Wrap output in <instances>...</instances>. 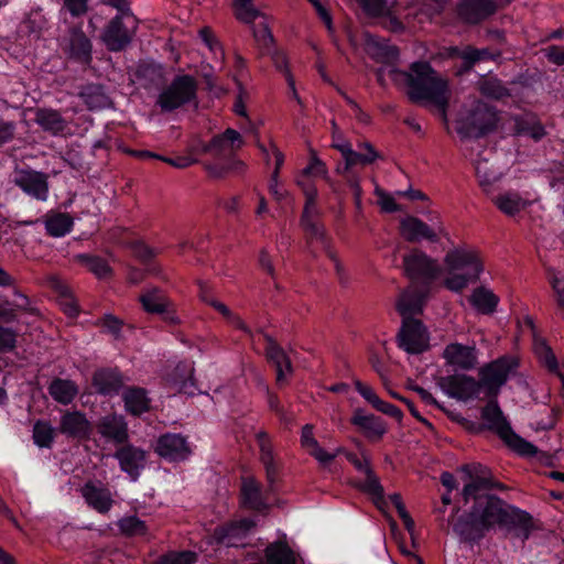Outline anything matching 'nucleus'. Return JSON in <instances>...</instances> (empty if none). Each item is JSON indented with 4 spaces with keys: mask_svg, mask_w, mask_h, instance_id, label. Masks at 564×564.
<instances>
[{
    "mask_svg": "<svg viewBox=\"0 0 564 564\" xmlns=\"http://www.w3.org/2000/svg\"><path fill=\"white\" fill-rule=\"evenodd\" d=\"M473 506L457 519L453 531L460 540L477 543L495 527L517 529L527 539L533 529L532 517L487 492L473 495Z\"/></svg>",
    "mask_w": 564,
    "mask_h": 564,
    "instance_id": "1",
    "label": "nucleus"
},
{
    "mask_svg": "<svg viewBox=\"0 0 564 564\" xmlns=\"http://www.w3.org/2000/svg\"><path fill=\"white\" fill-rule=\"evenodd\" d=\"M389 77L394 84L408 87L406 95L412 102L429 100L446 118L449 100L448 84L438 76L430 63L414 62L410 65L409 72L391 68Z\"/></svg>",
    "mask_w": 564,
    "mask_h": 564,
    "instance_id": "2",
    "label": "nucleus"
},
{
    "mask_svg": "<svg viewBox=\"0 0 564 564\" xmlns=\"http://www.w3.org/2000/svg\"><path fill=\"white\" fill-rule=\"evenodd\" d=\"M448 276L444 286L453 292H462L470 282L478 280L484 270L479 256L474 250L455 249L445 256Z\"/></svg>",
    "mask_w": 564,
    "mask_h": 564,
    "instance_id": "3",
    "label": "nucleus"
},
{
    "mask_svg": "<svg viewBox=\"0 0 564 564\" xmlns=\"http://www.w3.org/2000/svg\"><path fill=\"white\" fill-rule=\"evenodd\" d=\"M243 145L241 134L231 128H228L221 134L215 135L208 143L203 145V152L212 154L218 160L228 159L227 163L219 166L209 167L210 173L221 177L228 172H242L245 163L235 158V152Z\"/></svg>",
    "mask_w": 564,
    "mask_h": 564,
    "instance_id": "4",
    "label": "nucleus"
},
{
    "mask_svg": "<svg viewBox=\"0 0 564 564\" xmlns=\"http://www.w3.org/2000/svg\"><path fill=\"white\" fill-rule=\"evenodd\" d=\"M481 419L486 422L487 427L496 432L508 447L516 453L523 456H534L536 454L538 449L533 444L527 442L513 432L497 400H490L484 406Z\"/></svg>",
    "mask_w": 564,
    "mask_h": 564,
    "instance_id": "5",
    "label": "nucleus"
},
{
    "mask_svg": "<svg viewBox=\"0 0 564 564\" xmlns=\"http://www.w3.org/2000/svg\"><path fill=\"white\" fill-rule=\"evenodd\" d=\"M196 94V79L191 75H178L159 94L156 105L163 112H171L194 101Z\"/></svg>",
    "mask_w": 564,
    "mask_h": 564,
    "instance_id": "6",
    "label": "nucleus"
},
{
    "mask_svg": "<svg viewBox=\"0 0 564 564\" xmlns=\"http://www.w3.org/2000/svg\"><path fill=\"white\" fill-rule=\"evenodd\" d=\"M297 185L301 186L305 196V205L301 217V224L306 234L307 241L308 243L317 242L324 249H327L325 229L323 225L316 220V216L318 214L316 207V199L318 195L317 188L312 182L303 180H297Z\"/></svg>",
    "mask_w": 564,
    "mask_h": 564,
    "instance_id": "7",
    "label": "nucleus"
},
{
    "mask_svg": "<svg viewBox=\"0 0 564 564\" xmlns=\"http://www.w3.org/2000/svg\"><path fill=\"white\" fill-rule=\"evenodd\" d=\"M403 268L406 276L413 283L420 281L423 283V288L427 289H430V284L442 273V268L437 261L417 249L404 256Z\"/></svg>",
    "mask_w": 564,
    "mask_h": 564,
    "instance_id": "8",
    "label": "nucleus"
},
{
    "mask_svg": "<svg viewBox=\"0 0 564 564\" xmlns=\"http://www.w3.org/2000/svg\"><path fill=\"white\" fill-rule=\"evenodd\" d=\"M497 121L498 117L492 107L482 101H476L462 120L458 131L469 138H481L496 128Z\"/></svg>",
    "mask_w": 564,
    "mask_h": 564,
    "instance_id": "9",
    "label": "nucleus"
},
{
    "mask_svg": "<svg viewBox=\"0 0 564 564\" xmlns=\"http://www.w3.org/2000/svg\"><path fill=\"white\" fill-rule=\"evenodd\" d=\"M462 470L467 475V482L462 490L465 505L470 502L473 495L484 494L489 489L503 490L506 487L491 477L490 470L481 464L464 465Z\"/></svg>",
    "mask_w": 564,
    "mask_h": 564,
    "instance_id": "10",
    "label": "nucleus"
},
{
    "mask_svg": "<svg viewBox=\"0 0 564 564\" xmlns=\"http://www.w3.org/2000/svg\"><path fill=\"white\" fill-rule=\"evenodd\" d=\"M518 362L512 357L503 356L480 369V382L488 395L496 397L506 383L509 375L517 368Z\"/></svg>",
    "mask_w": 564,
    "mask_h": 564,
    "instance_id": "11",
    "label": "nucleus"
},
{
    "mask_svg": "<svg viewBox=\"0 0 564 564\" xmlns=\"http://www.w3.org/2000/svg\"><path fill=\"white\" fill-rule=\"evenodd\" d=\"M429 333L423 323L413 317L402 319L398 333L399 347L409 354H420L429 348Z\"/></svg>",
    "mask_w": 564,
    "mask_h": 564,
    "instance_id": "12",
    "label": "nucleus"
},
{
    "mask_svg": "<svg viewBox=\"0 0 564 564\" xmlns=\"http://www.w3.org/2000/svg\"><path fill=\"white\" fill-rule=\"evenodd\" d=\"M498 11L496 0H460L456 4L457 19L468 25H477Z\"/></svg>",
    "mask_w": 564,
    "mask_h": 564,
    "instance_id": "13",
    "label": "nucleus"
},
{
    "mask_svg": "<svg viewBox=\"0 0 564 564\" xmlns=\"http://www.w3.org/2000/svg\"><path fill=\"white\" fill-rule=\"evenodd\" d=\"M65 56L82 65H90L93 61V43L78 26H72L62 45Z\"/></svg>",
    "mask_w": 564,
    "mask_h": 564,
    "instance_id": "14",
    "label": "nucleus"
},
{
    "mask_svg": "<svg viewBox=\"0 0 564 564\" xmlns=\"http://www.w3.org/2000/svg\"><path fill=\"white\" fill-rule=\"evenodd\" d=\"M13 184L26 195L46 200L48 196V175L32 169H18L13 174Z\"/></svg>",
    "mask_w": 564,
    "mask_h": 564,
    "instance_id": "15",
    "label": "nucleus"
},
{
    "mask_svg": "<svg viewBox=\"0 0 564 564\" xmlns=\"http://www.w3.org/2000/svg\"><path fill=\"white\" fill-rule=\"evenodd\" d=\"M139 301L142 308L150 314H160L163 316V321L169 324H177L178 317L173 310V304L166 294L159 288H151L144 290Z\"/></svg>",
    "mask_w": 564,
    "mask_h": 564,
    "instance_id": "16",
    "label": "nucleus"
},
{
    "mask_svg": "<svg viewBox=\"0 0 564 564\" xmlns=\"http://www.w3.org/2000/svg\"><path fill=\"white\" fill-rule=\"evenodd\" d=\"M400 230L403 238L409 242H416L426 239L431 242H437L440 235H446L442 225L436 228L430 227L417 217L409 216L401 220Z\"/></svg>",
    "mask_w": 564,
    "mask_h": 564,
    "instance_id": "17",
    "label": "nucleus"
},
{
    "mask_svg": "<svg viewBox=\"0 0 564 564\" xmlns=\"http://www.w3.org/2000/svg\"><path fill=\"white\" fill-rule=\"evenodd\" d=\"M115 458L119 462L122 471L127 473L132 480H137L147 465V452L128 442L122 444L116 452Z\"/></svg>",
    "mask_w": 564,
    "mask_h": 564,
    "instance_id": "18",
    "label": "nucleus"
},
{
    "mask_svg": "<svg viewBox=\"0 0 564 564\" xmlns=\"http://www.w3.org/2000/svg\"><path fill=\"white\" fill-rule=\"evenodd\" d=\"M256 440L260 451V462L263 464L265 469V476L268 480L267 492H273L275 490V484L279 480L280 466L274 459L273 445L268 433L260 431L256 434Z\"/></svg>",
    "mask_w": 564,
    "mask_h": 564,
    "instance_id": "19",
    "label": "nucleus"
},
{
    "mask_svg": "<svg viewBox=\"0 0 564 564\" xmlns=\"http://www.w3.org/2000/svg\"><path fill=\"white\" fill-rule=\"evenodd\" d=\"M57 431L68 438L86 440L91 432V423L80 411H66L59 420Z\"/></svg>",
    "mask_w": 564,
    "mask_h": 564,
    "instance_id": "20",
    "label": "nucleus"
},
{
    "mask_svg": "<svg viewBox=\"0 0 564 564\" xmlns=\"http://www.w3.org/2000/svg\"><path fill=\"white\" fill-rule=\"evenodd\" d=\"M443 388L448 395L466 401L476 398L482 386L473 377L455 375L444 379Z\"/></svg>",
    "mask_w": 564,
    "mask_h": 564,
    "instance_id": "21",
    "label": "nucleus"
},
{
    "mask_svg": "<svg viewBox=\"0 0 564 564\" xmlns=\"http://www.w3.org/2000/svg\"><path fill=\"white\" fill-rule=\"evenodd\" d=\"M155 452L169 460H184L191 454L188 443L181 434L166 433L159 437Z\"/></svg>",
    "mask_w": 564,
    "mask_h": 564,
    "instance_id": "22",
    "label": "nucleus"
},
{
    "mask_svg": "<svg viewBox=\"0 0 564 564\" xmlns=\"http://www.w3.org/2000/svg\"><path fill=\"white\" fill-rule=\"evenodd\" d=\"M265 357L275 368L276 383L282 384L286 381V378L293 373L291 359L284 349L271 336L265 335Z\"/></svg>",
    "mask_w": 564,
    "mask_h": 564,
    "instance_id": "23",
    "label": "nucleus"
},
{
    "mask_svg": "<svg viewBox=\"0 0 564 564\" xmlns=\"http://www.w3.org/2000/svg\"><path fill=\"white\" fill-rule=\"evenodd\" d=\"M97 432L116 444L122 445L129 440L128 423L122 415L116 413L102 416L97 423Z\"/></svg>",
    "mask_w": 564,
    "mask_h": 564,
    "instance_id": "24",
    "label": "nucleus"
},
{
    "mask_svg": "<svg viewBox=\"0 0 564 564\" xmlns=\"http://www.w3.org/2000/svg\"><path fill=\"white\" fill-rule=\"evenodd\" d=\"M107 48L111 52H119L126 48L131 42V34L123 24L122 17H113L104 30L101 35Z\"/></svg>",
    "mask_w": 564,
    "mask_h": 564,
    "instance_id": "25",
    "label": "nucleus"
},
{
    "mask_svg": "<svg viewBox=\"0 0 564 564\" xmlns=\"http://www.w3.org/2000/svg\"><path fill=\"white\" fill-rule=\"evenodd\" d=\"M443 357L448 365L463 370H471L478 364L475 345L465 346L458 343H452L445 347Z\"/></svg>",
    "mask_w": 564,
    "mask_h": 564,
    "instance_id": "26",
    "label": "nucleus"
},
{
    "mask_svg": "<svg viewBox=\"0 0 564 564\" xmlns=\"http://www.w3.org/2000/svg\"><path fill=\"white\" fill-rule=\"evenodd\" d=\"M365 48L372 59L389 65L395 63L400 54L395 45L372 34H366Z\"/></svg>",
    "mask_w": 564,
    "mask_h": 564,
    "instance_id": "27",
    "label": "nucleus"
},
{
    "mask_svg": "<svg viewBox=\"0 0 564 564\" xmlns=\"http://www.w3.org/2000/svg\"><path fill=\"white\" fill-rule=\"evenodd\" d=\"M93 386L100 394H117L124 386V378L116 368H102L95 371Z\"/></svg>",
    "mask_w": 564,
    "mask_h": 564,
    "instance_id": "28",
    "label": "nucleus"
},
{
    "mask_svg": "<svg viewBox=\"0 0 564 564\" xmlns=\"http://www.w3.org/2000/svg\"><path fill=\"white\" fill-rule=\"evenodd\" d=\"M240 497L242 506L247 509L263 511L268 508L267 498L262 492L261 485L253 477L242 479Z\"/></svg>",
    "mask_w": 564,
    "mask_h": 564,
    "instance_id": "29",
    "label": "nucleus"
},
{
    "mask_svg": "<svg viewBox=\"0 0 564 564\" xmlns=\"http://www.w3.org/2000/svg\"><path fill=\"white\" fill-rule=\"evenodd\" d=\"M124 410L132 416H141L151 410L148 391L141 387H128L122 392Z\"/></svg>",
    "mask_w": 564,
    "mask_h": 564,
    "instance_id": "30",
    "label": "nucleus"
},
{
    "mask_svg": "<svg viewBox=\"0 0 564 564\" xmlns=\"http://www.w3.org/2000/svg\"><path fill=\"white\" fill-rule=\"evenodd\" d=\"M351 424L359 427L369 440H381L387 433L384 421L373 414H366L357 409L350 420Z\"/></svg>",
    "mask_w": 564,
    "mask_h": 564,
    "instance_id": "31",
    "label": "nucleus"
},
{
    "mask_svg": "<svg viewBox=\"0 0 564 564\" xmlns=\"http://www.w3.org/2000/svg\"><path fill=\"white\" fill-rule=\"evenodd\" d=\"M254 527V522L249 519H242L215 529V538L218 542L227 546H236L242 541L248 532Z\"/></svg>",
    "mask_w": 564,
    "mask_h": 564,
    "instance_id": "32",
    "label": "nucleus"
},
{
    "mask_svg": "<svg viewBox=\"0 0 564 564\" xmlns=\"http://www.w3.org/2000/svg\"><path fill=\"white\" fill-rule=\"evenodd\" d=\"M80 491L86 502L98 512L106 513L110 510L113 500L108 488L89 481Z\"/></svg>",
    "mask_w": 564,
    "mask_h": 564,
    "instance_id": "33",
    "label": "nucleus"
},
{
    "mask_svg": "<svg viewBox=\"0 0 564 564\" xmlns=\"http://www.w3.org/2000/svg\"><path fill=\"white\" fill-rule=\"evenodd\" d=\"M429 291L430 289L427 288L404 291L397 305L398 312L401 316L405 318L421 313L424 302L429 295Z\"/></svg>",
    "mask_w": 564,
    "mask_h": 564,
    "instance_id": "34",
    "label": "nucleus"
},
{
    "mask_svg": "<svg viewBox=\"0 0 564 564\" xmlns=\"http://www.w3.org/2000/svg\"><path fill=\"white\" fill-rule=\"evenodd\" d=\"M79 97L91 111L102 110L113 106L111 98L100 84H87L83 86L79 91Z\"/></svg>",
    "mask_w": 564,
    "mask_h": 564,
    "instance_id": "35",
    "label": "nucleus"
},
{
    "mask_svg": "<svg viewBox=\"0 0 564 564\" xmlns=\"http://www.w3.org/2000/svg\"><path fill=\"white\" fill-rule=\"evenodd\" d=\"M34 121L44 131L53 135L63 133L67 128V121L61 112L51 108H36Z\"/></svg>",
    "mask_w": 564,
    "mask_h": 564,
    "instance_id": "36",
    "label": "nucleus"
},
{
    "mask_svg": "<svg viewBox=\"0 0 564 564\" xmlns=\"http://www.w3.org/2000/svg\"><path fill=\"white\" fill-rule=\"evenodd\" d=\"M313 425L306 424L302 427L301 444L307 451V453L317 459L321 464L326 465L333 462L338 453L344 452L343 448H338L336 453L329 454L323 449L317 440L314 437Z\"/></svg>",
    "mask_w": 564,
    "mask_h": 564,
    "instance_id": "37",
    "label": "nucleus"
},
{
    "mask_svg": "<svg viewBox=\"0 0 564 564\" xmlns=\"http://www.w3.org/2000/svg\"><path fill=\"white\" fill-rule=\"evenodd\" d=\"M47 390L53 400L63 405L72 403L78 394L77 384L68 379L55 378L50 383Z\"/></svg>",
    "mask_w": 564,
    "mask_h": 564,
    "instance_id": "38",
    "label": "nucleus"
},
{
    "mask_svg": "<svg viewBox=\"0 0 564 564\" xmlns=\"http://www.w3.org/2000/svg\"><path fill=\"white\" fill-rule=\"evenodd\" d=\"M358 150H351L345 161V171H349L356 165H369L373 163L380 154L376 151L373 145L369 142H360L357 145Z\"/></svg>",
    "mask_w": 564,
    "mask_h": 564,
    "instance_id": "39",
    "label": "nucleus"
},
{
    "mask_svg": "<svg viewBox=\"0 0 564 564\" xmlns=\"http://www.w3.org/2000/svg\"><path fill=\"white\" fill-rule=\"evenodd\" d=\"M469 301L479 313L489 315L496 311L499 297L489 289L480 286L474 290Z\"/></svg>",
    "mask_w": 564,
    "mask_h": 564,
    "instance_id": "40",
    "label": "nucleus"
},
{
    "mask_svg": "<svg viewBox=\"0 0 564 564\" xmlns=\"http://www.w3.org/2000/svg\"><path fill=\"white\" fill-rule=\"evenodd\" d=\"M456 55L463 61V67L466 70L473 68V66L480 61L496 59L500 56V52H492L489 48H476L473 46H466L459 51L455 48Z\"/></svg>",
    "mask_w": 564,
    "mask_h": 564,
    "instance_id": "41",
    "label": "nucleus"
},
{
    "mask_svg": "<svg viewBox=\"0 0 564 564\" xmlns=\"http://www.w3.org/2000/svg\"><path fill=\"white\" fill-rule=\"evenodd\" d=\"M478 90L487 98L500 100L510 97V90L497 77H482L478 80Z\"/></svg>",
    "mask_w": 564,
    "mask_h": 564,
    "instance_id": "42",
    "label": "nucleus"
},
{
    "mask_svg": "<svg viewBox=\"0 0 564 564\" xmlns=\"http://www.w3.org/2000/svg\"><path fill=\"white\" fill-rule=\"evenodd\" d=\"M495 205L506 215L514 216L523 210L528 203L517 193H505L494 199Z\"/></svg>",
    "mask_w": 564,
    "mask_h": 564,
    "instance_id": "43",
    "label": "nucleus"
},
{
    "mask_svg": "<svg viewBox=\"0 0 564 564\" xmlns=\"http://www.w3.org/2000/svg\"><path fill=\"white\" fill-rule=\"evenodd\" d=\"M73 218L68 214L57 213L45 220V229L51 237H63L72 230Z\"/></svg>",
    "mask_w": 564,
    "mask_h": 564,
    "instance_id": "44",
    "label": "nucleus"
},
{
    "mask_svg": "<svg viewBox=\"0 0 564 564\" xmlns=\"http://www.w3.org/2000/svg\"><path fill=\"white\" fill-rule=\"evenodd\" d=\"M73 261L86 267L98 278H105L110 273V267L107 261L98 256L88 253H78L73 256Z\"/></svg>",
    "mask_w": 564,
    "mask_h": 564,
    "instance_id": "45",
    "label": "nucleus"
},
{
    "mask_svg": "<svg viewBox=\"0 0 564 564\" xmlns=\"http://www.w3.org/2000/svg\"><path fill=\"white\" fill-rule=\"evenodd\" d=\"M56 430L47 421H36L33 425V441L39 447L51 448Z\"/></svg>",
    "mask_w": 564,
    "mask_h": 564,
    "instance_id": "46",
    "label": "nucleus"
},
{
    "mask_svg": "<svg viewBox=\"0 0 564 564\" xmlns=\"http://www.w3.org/2000/svg\"><path fill=\"white\" fill-rule=\"evenodd\" d=\"M118 528L127 536H143L148 533L147 523L135 516L120 519Z\"/></svg>",
    "mask_w": 564,
    "mask_h": 564,
    "instance_id": "47",
    "label": "nucleus"
},
{
    "mask_svg": "<svg viewBox=\"0 0 564 564\" xmlns=\"http://www.w3.org/2000/svg\"><path fill=\"white\" fill-rule=\"evenodd\" d=\"M232 3L236 18L245 23H252L260 14L252 0H232Z\"/></svg>",
    "mask_w": 564,
    "mask_h": 564,
    "instance_id": "48",
    "label": "nucleus"
},
{
    "mask_svg": "<svg viewBox=\"0 0 564 564\" xmlns=\"http://www.w3.org/2000/svg\"><path fill=\"white\" fill-rule=\"evenodd\" d=\"M270 147H271L272 154L274 156L275 167H274V171H273V173L271 175V181H270L269 189H270V193L278 200H281L283 198V193H281L279 191V188H278V178H279L280 169H281V166L283 165V162H284V155L273 143H271Z\"/></svg>",
    "mask_w": 564,
    "mask_h": 564,
    "instance_id": "49",
    "label": "nucleus"
},
{
    "mask_svg": "<svg viewBox=\"0 0 564 564\" xmlns=\"http://www.w3.org/2000/svg\"><path fill=\"white\" fill-rule=\"evenodd\" d=\"M197 555L191 551L169 552L158 557L156 564H194Z\"/></svg>",
    "mask_w": 564,
    "mask_h": 564,
    "instance_id": "50",
    "label": "nucleus"
},
{
    "mask_svg": "<svg viewBox=\"0 0 564 564\" xmlns=\"http://www.w3.org/2000/svg\"><path fill=\"white\" fill-rule=\"evenodd\" d=\"M358 3L369 17L390 15V7L387 0H358Z\"/></svg>",
    "mask_w": 564,
    "mask_h": 564,
    "instance_id": "51",
    "label": "nucleus"
},
{
    "mask_svg": "<svg viewBox=\"0 0 564 564\" xmlns=\"http://www.w3.org/2000/svg\"><path fill=\"white\" fill-rule=\"evenodd\" d=\"M253 37L258 44V46L269 52L273 46V35L265 23H259L253 26Z\"/></svg>",
    "mask_w": 564,
    "mask_h": 564,
    "instance_id": "52",
    "label": "nucleus"
},
{
    "mask_svg": "<svg viewBox=\"0 0 564 564\" xmlns=\"http://www.w3.org/2000/svg\"><path fill=\"white\" fill-rule=\"evenodd\" d=\"M361 489L376 498L381 499L383 497V487L370 466H366V479Z\"/></svg>",
    "mask_w": 564,
    "mask_h": 564,
    "instance_id": "53",
    "label": "nucleus"
},
{
    "mask_svg": "<svg viewBox=\"0 0 564 564\" xmlns=\"http://www.w3.org/2000/svg\"><path fill=\"white\" fill-rule=\"evenodd\" d=\"M209 305L213 306L217 312H219L229 322H231L236 327H238L245 332H249L246 324L238 316L234 315L232 312L224 303L214 299V300H210Z\"/></svg>",
    "mask_w": 564,
    "mask_h": 564,
    "instance_id": "54",
    "label": "nucleus"
},
{
    "mask_svg": "<svg viewBox=\"0 0 564 564\" xmlns=\"http://www.w3.org/2000/svg\"><path fill=\"white\" fill-rule=\"evenodd\" d=\"M17 336L13 329L0 326V352L12 351L17 346Z\"/></svg>",
    "mask_w": 564,
    "mask_h": 564,
    "instance_id": "55",
    "label": "nucleus"
},
{
    "mask_svg": "<svg viewBox=\"0 0 564 564\" xmlns=\"http://www.w3.org/2000/svg\"><path fill=\"white\" fill-rule=\"evenodd\" d=\"M17 123L0 117V149L15 138Z\"/></svg>",
    "mask_w": 564,
    "mask_h": 564,
    "instance_id": "56",
    "label": "nucleus"
},
{
    "mask_svg": "<svg viewBox=\"0 0 564 564\" xmlns=\"http://www.w3.org/2000/svg\"><path fill=\"white\" fill-rule=\"evenodd\" d=\"M45 285L54 291L61 299L72 293L68 284L58 275H48L45 278Z\"/></svg>",
    "mask_w": 564,
    "mask_h": 564,
    "instance_id": "57",
    "label": "nucleus"
},
{
    "mask_svg": "<svg viewBox=\"0 0 564 564\" xmlns=\"http://www.w3.org/2000/svg\"><path fill=\"white\" fill-rule=\"evenodd\" d=\"M315 175L327 178V169L324 162H322L315 152L312 151L310 164L303 170V176Z\"/></svg>",
    "mask_w": 564,
    "mask_h": 564,
    "instance_id": "58",
    "label": "nucleus"
},
{
    "mask_svg": "<svg viewBox=\"0 0 564 564\" xmlns=\"http://www.w3.org/2000/svg\"><path fill=\"white\" fill-rule=\"evenodd\" d=\"M539 360L547 368V370L552 373L557 375L564 386V376L560 370V366L557 359L552 350V348L547 349L544 354L538 356Z\"/></svg>",
    "mask_w": 564,
    "mask_h": 564,
    "instance_id": "59",
    "label": "nucleus"
},
{
    "mask_svg": "<svg viewBox=\"0 0 564 564\" xmlns=\"http://www.w3.org/2000/svg\"><path fill=\"white\" fill-rule=\"evenodd\" d=\"M132 250L133 254L142 262H149L158 254L155 249L149 247L142 241L134 242L132 245Z\"/></svg>",
    "mask_w": 564,
    "mask_h": 564,
    "instance_id": "60",
    "label": "nucleus"
},
{
    "mask_svg": "<svg viewBox=\"0 0 564 564\" xmlns=\"http://www.w3.org/2000/svg\"><path fill=\"white\" fill-rule=\"evenodd\" d=\"M98 325L106 328L107 332L111 333L112 335L118 336L121 332L123 323L118 317L111 314H107L98 321Z\"/></svg>",
    "mask_w": 564,
    "mask_h": 564,
    "instance_id": "61",
    "label": "nucleus"
},
{
    "mask_svg": "<svg viewBox=\"0 0 564 564\" xmlns=\"http://www.w3.org/2000/svg\"><path fill=\"white\" fill-rule=\"evenodd\" d=\"M355 388L360 393V395L366 399L373 408H376V405H378V403L381 401L373 389L360 380H355Z\"/></svg>",
    "mask_w": 564,
    "mask_h": 564,
    "instance_id": "62",
    "label": "nucleus"
},
{
    "mask_svg": "<svg viewBox=\"0 0 564 564\" xmlns=\"http://www.w3.org/2000/svg\"><path fill=\"white\" fill-rule=\"evenodd\" d=\"M376 194L379 198V205L383 212L394 213L400 210V206L395 203L391 195L378 188L376 189Z\"/></svg>",
    "mask_w": 564,
    "mask_h": 564,
    "instance_id": "63",
    "label": "nucleus"
},
{
    "mask_svg": "<svg viewBox=\"0 0 564 564\" xmlns=\"http://www.w3.org/2000/svg\"><path fill=\"white\" fill-rule=\"evenodd\" d=\"M64 6L74 18L82 17L88 11V0H64Z\"/></svg>",
    "mask_w": 564,
    "mask_h": 564,
    "instance_id": "64",
    "label": "nucleus"
}]
</instances>
